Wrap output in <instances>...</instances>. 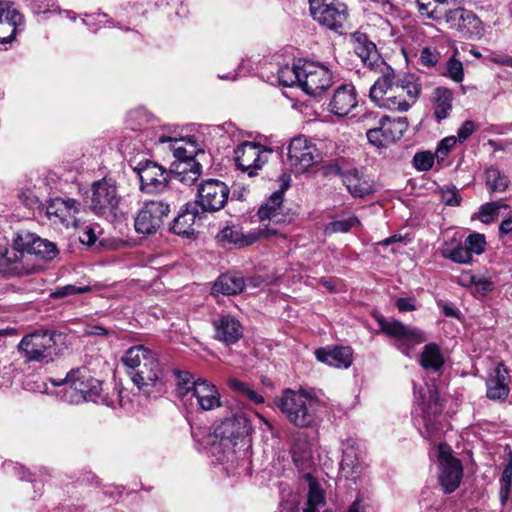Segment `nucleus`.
<instances>
[{"mask_svg":"<svg viewBox=\"0 0 512 512\" xmlns=\"http://www.w3.org/2000/svg\"><path fill=\"white\" fill-rule=\"evenodd\" d=\"M58 254L56 244L33 233L18 235L13 246L4 250L0 269L8 275H24L34 271L33 256L52 260Z\"/></svg>","mask_w":512,"mask_h":512,"instance_id":"nucleus-1","label":"nucleus"},{"mask_svg":"<svg viewBox=\"0 0 512 512\" xmlns=\"http://www.w3.org/2000/svg\"><path fill=\"white\" fill-rule=\"evenodd\" d=\"M420 90L419 84L408 78L396 79L394 71L387 66L370 88L369 96L381 108L406 112L416 102Z\"/></svg>","mask_w":512,"mask_h":512,"instance_id":"nucleus-2","label":"nucleus"},{"mask_svg":"<svg viewBox=\"0 0 512 512\" xmlns=\"http://www.w3.org/2000/svg\"><path fill=\"white\" fill-rule=\"evenodd\" d=\"M155 143L168 144V149L173 153L175 161L171 164L173 178L187 186L197 182L202 175V165L196 159L203 150L198 148L192 138H172L161 134Z\"/></svg>","mask_w":512,"mask_h":512,"instance_id":"nucleus-3","label":"nucleus"},{"mask_svg":"<svg viewBox=\"0 0 512 512\" xmlns=\"http://www.w3.org/2000/svg\"><path fill=\"white\" fill-rule=\"evenodd\" d=\"M121 361L128 369L132 382L146 395H150L162 380L163 370L156 354L143 345L130 347Z\"/></svg>","mask_w":512,"mask_h":512,"instance_id":"nucleus-4","label":"nucleus"},{"mask_svg":"<svg viewBox=\"0 0 512 512\" xmlns=\"http://www.w3.org/2000/svg\"><path fill=\"white\" fill-rule=\"evenodd\" d=\"M290 423L299 428L312 427L317 420L321 401L313 389H286L275 401Z\"/></svg>","mask_w":512,"mask_h":512,"instance_id":"nucleus-5","label":"nucleus"},{"mask_svg":"<svg viewBox=\"0 0 512 512\" xmlns=\"http://www.w3.org/2000/svg\"><path fill=\"white\" fill-rule=\"evenodd\" d=\"M251 431L250 420L243 412L232 413L224 418L214 428L213 434H208L204 445H211L213 453L223 449V458H228L229 453H234V448L239 442H244Z\"/></svg>","mask_w":512,"mask_h":512,"instance_id":"nucleus-6","label":"nucleus"},{"mask_svg":"<svg viewBox=\"0 0 512 512\" xmlns=\"http://www.w3.org/2000/svg\"><path fill=\"white\" fill-rule=\"evenodd\" d=\"M62 334L56 330L38 329L22 337L18 351L28 362L48 364L60 353Z\"/></svg>","mask_w":512,"mask_h":512,"instance_id":"nucleus-7","label":"nucleus"},{"mask_svg":"<svg viewBox=\"0 0 512 512\" xmlns=\"http://www.w3.org/2000/svg\"><path fill=\"white\" fill-rule=\"evenodd\" d=\"M51 382L54 386H66L62 398L69 404L97 402L101 397L102 382L93 377L86 367L72 369L65 378L59 381L51 379Z\"/></svg>","mask_w":512,"mask_h":512,"instance_id":"nucleus-8","label":"nucleus"},{"mask_svg":"<svg viewBox=\"0 0 512 512\" xmlns=\"http://www.w3.org/2000/svg\"><path fill=\"white\" fill-rule=\"evenodd\" d=\"M178 397L182 400L196 399L199 409L210 411L221 406V395L218 388L206 379L193 377L188 372H180L177 375Z\"/></svg>","mask_w":512,"mask_h":512,"instance_id":"nucleus-9","label":"nucleus"},{"mask_svg":"<svg viewBox=\"0 0 512 512\" xmlns=\"http://www.w3.org/2000/svg\"><path fill=\"white\" fill-rule=\"evenodd\" d=\"M121 200L115 180L103 178L91 185L89 207L96 215L115 217Z\"/></svg>","mask_w":512,"mask_h":512,"instance_id":"nucleus-10","label":"nucleus"},{"mask_svg":"<svg viewBox=\"0 0 512 512\" xmlns=\"http://www.w3.org/2000/svg\"><path fill=\"white\" fill-rule=\"evenodd\" d=\"M310 13L315 21L342 34L348 19L345 4L332 0H309Z\"/></svg>","mask_w":512,"mask_h":512,"instance_id":"nucleus-11","label":"nucleus"},{"mask_svg":"<svg viewBox=\"0 0 512 512\" xmlns=\"http://www.w3.org/2000/svg\"><path fill=\"white\" fill-rule=\"evenodd\" d=\"M442 20L448 28L459 32L468 40H480L485 35V25L471 10L454 8L445 12Z\"/></svg>","mask_w":512,"mask_h":512,"instance_id":"nucleus-12","label":"nucleus"},{"mask_svg":"<svg viewBox=\"0 0 512 512\" xmlns=\"http://www.w3.org/2000/svg\"><path fill=\"white\" fill-rule=\"evenodd\" d=\"M377 322L385 334L396 339V347L408 357H411L415 345L426 340L422 330L406 326L399 320H386L380 317Z\"/></svg>","mask_w":512,"mask_h":512,"instance_id":"nucleus-13","label":"nucleus"},{"mask_svg":"<svg viewBox=\"0 0 512 512\" xmlns=\"http://www.w3.org/2000/svg\"><path fill=\"white\" fill-rule=\"evenodd\" d=\"M322 160V153L315 143L305 136L293 138L288 146L287 161L295 174L305 172L309 167Z\"/></svg>","mask_w":512,"mask_h":512,"instance_id":"nucleus-14","label":"nucleus"},{"mask_svg":"<svg viewBox=\"0 0 512 512\" xmlns=\"http://www.w3.org/2000/svg\"><path fill=\"white\" fill-rule=\"evenodd\" d=\"M230 189L218 179H207L198 188L197 199L193 202L199 205L200 211L215 212L222 209L229 197Z\"/></svg>","mask_w":512,"mask_h":512,"instance_id":"nucleus-15","label":"nucleus"},{"mask_svg":"<svg viewBox=\"0 0 512 512\" xmlns=\"http://www.w3.org/2000/svg\"><path fill=\"white\" fill-rule=\"evenodd\" d=\"M131 167L140 179V188L146 193H159L167 186L170 172L151 160H141Z\"/></svg>","mask_w":512,"mask_h":512,"instance_id":"nucleus-16","label":"nucleus"},{"mask_svg":"<svg viewBox=\"0 0 512 512\" xmlns=\"http://www.w3.org/2000/svg\"><path fill=\"white\" fill-rule=\"evenodd\" d=\"M439 483L446 493L455 491L461 482L463 468L461 462L452 456L450 447L445 443L438 446Z\"/></svg>","mask_w":512,"mask_h":512,"instance_id":"nucleus-17","label":"nucleus"},{"mask_svg":"<svg viewBox=\"0 0 512 512\" xmlns=\"http://www.w3.org/2000/svg\"><path fill=\"white\" fill-rule=\"evenodd\" d=\"M301 73V88L311 96L322 94L333 83L332 72L319 63L304 61Z\"/></svg>","mask_w":512,"mask_h":512,"instance_id":"nucleus-18","label":"nucleus"},{"mask_svg":"<svg viewBox=\"0 0 512 512\" xmlns=\"http://www.w3.org/2000/svg\"><path fill=\"white\" fill-rule=\"evenodd\" d=\"M272 150L252 142H243L234 150V158L238 169L247 172L249 177L257 175V170L268 161Z\"/></svg>","mask_w":512,"mask_h":512,"instance_id":"nucleus-19","label":"nucleus"},{"mask_svg":"<svg viewBox=\"0 0 512 512\" xmlns=\"http://www.w3.org/2000/svg\"><path fill=\"white\" fill-rule=\"evenodd\" d=\"M408 129L406 117L391 119L384 116L379 121V126L369 129L366 133L368 141L376 147H385L400 139Z\"/></svg>","mask_w":512,"mask_h":512,"instance_id":"nucleus-20","label":"nucleus"},{"mask_svg":"<svg viewBox=\"0 0 512 512\" xmlns=\"http://www.w3.org/2000/svg\"><path fill=\"white\" fill-rule=\"evenodd\" d=\"M289 187V180H283L281 189L274 192L269 199L260 206L258 216L263 223L268 220V224H262L260 233L265 236L277 235L279 230L274 225L279 224L282 219V203L284 199V191Z\"/></svg>","mask_w":512,"mask_h":512,"instance_id":"nucleus-21","label":"nucleus"},{"mask_svg":"<svg viewBox=\"0 0 512 512\" xmlns=\"http://www.w3.org/2000/svg\"><path fill=\"white\" fill-rule=\"evenodd\" d=\"M169 212L170 206L167 203L154 200L146 202L135 218L136 231L142 234L156 232Z\"/></svg>","mask_w":512,"mask_h":512,"instance_id":"nucleus-22","label":"nucleus"},{"mask_svg":"<svg viewBox=\"0 0 512 512\" xmlns=\"http://www.w3.org/2000/svg\"><path fill=\"white\" fill-rule=\"evenodd\" d=\"M331 170L341 177L343 184L353 197L363 198L373 192V185L354 167H348L343 159L337 160Z\"/></svg>","mask_w":512,"mask_h":512,"instance_id":"nucleus-23","label":"nucleus"},{"mask_svg":"<svg viewBox=\"0 0 512 512\" xmlns=\"http://www.w3.org/2000/svg\"><path fill=\"white\" fill-rule=\"evenodd\" d=\"M80 211V204L72 198L56 197L47 203L46 213L50 220L60 222L66 227L76 226V215Z\"/></svg>","mask_w":512,"mask_h":512,"instance_id":"nucleus-24","label":"nucleus"},{"mask_svg":"<svg viewBox=\"0 0 512 512\" xmlns=\"http://www.w3.org/2000/svg\"><path fill=\"white\" fill-rule=\"evenodd\" d=\"M214 339L225 344L233 345L243 336L240 321L230 314H220L212 320Z\"/></svg>","mask_w":512,"mask_h":512,"instance_id":"nucleus-25","label":"nucleus"},{"mask_svg":"<svg viewBox=\"0 0 512 512\" xmlns=\"http://www.w3.org/2000/svg\"><path fill=\"white\" fill-rule=\"evenodd\" d=\"M357 106L358 98L355 87L352 84H342L334 90L328 109L338 117H346Z\"/></svg>","mask_w":512,"mask_h":512,"instance_id":"nucleus-26","label":"nucleus"},{"mask_svg":"<svg viewBox=\"0 0 512 512\" xmlns=\"http://www.w3.org/2000/svg\"><path fill=\"white\" fill-rule=\"evenodd\" d=\"M341 449L340 471L347 480L355 482L362 470L356 442L353 439H347L342 442Z\"/></svg>","mask_w":512,"mask_h":512,"instance_id":"nucleus-27","label":"nucleus"},{"mask_svg":"<svg viewBox=\"0 0 512 512\" xmlns=\"http://www.w3.org/2000/svg\"><path fill=\"white\" fill-rule=\"evenodd\" d=\"M22 22V15L10 3L0 4V42H11Z\"/></svg>","mask_w":512,"mask_h":512,"instance_id":"nucleus-28","label":"nucleus"},{"mask_svg":"<svg viewBox=\"0 0 512 512\" xmlns=\"http://www.w3.org/2000/svg\"><path fill=\"white\" fill-rule=\"evenodd\" d=\"M353 40L354 51L364 65L370 69H375L379 65H385L376 49V45L365 34L355 33Z\"/></svg>","mask_w":512,"mask_h":512,"instance_id":"nucleus-29","label":"nucleus"},{"mask_svg":"<svg viewBox=\"0 0 512 512\" xmlns=\"http://www.w3.org/2000/svg\"><path fill=\"white\" fill-rule=\"evenodd\" d=\"M202 214L198 204L188 202L173 220L171 230L173 233L182 236L193 234L195 221L197 218L201 219Z\"/></svg>","mask_w":512,"mask_h":512,"instance_id":"nucleus-30","label":"nucleus"},{"mask_svg":"<svg viewBox=\"0 0 512 512\" xmlns=\"http://www.w3.org/2000/svg\"><path fill=\"white\" fill-rule=\"evenodd\" d=\"M508 372L503 363H498L486 381V395L491 400H504L509 394L506 382Z\"/></svg>","mask_w":512,"mask_h":512,"instance_id":"nucleus-31","label":"nucleus"},{"mask_svg":"<svg viewBox=\"0 0 512 512\" xmlns=\"http://www.w3.org/2000/svg\"><path fill=\"white\" fill-rule=\"evenodd\" d=\"M318 361L335 368H348L352 364V350L350 347H334L332 349H318L315 352Z\"/></svg>","mask_w":512,"mask_h":512,"instance_id":"nucleus-32","label":"nucleus"},{"mask_svg":"<svg viewBox=\"0 0 512 512\" xmlns=\"http://www.w3.org/2000/svg\"><path fill=\"white\" fill-rule=\"evenodd\" d=\"M244 278L238 273H226L220 275L214 282L212 294L236 295L244 290Z\"/></svg>","mask_w":512,"mask_h":512,"instance_id":"nucleus-33","label":"nucleus"},{"mask_svg":"<svg viewBox=\"0 0 512 512\" xmlns=\"http://www.w3.org/2000/svg\"><path fill=\"white\" fill-rule=\"evenodd\" d=\"M304 479L309 489L303 512H320L326 504L325 492L311 474H305Z\"/></svg>","mask_w":512,"mask_h":512,"instance_id":"nucleus-34","label":"nucleus"},{"mask_svg":"<svg viewBox=\"0 0 512 512\" xmlns=\"http://www.w3.org/2000/svg\"><path fill=\"white\" fill-rule=\"evenodd\" d=\"M421 410L426 430L429 435H433L436 430V417L442 412V404L440 403L437 391L429 388V400L421 403Z\"/></svg>","mask_w":512,"mask_h":512,"instance_id":"nucleus-35","label":"nucleus"},{"mask_svg":"<svg viewBox=\"0 0 512 512\" xmlns=\"http://www.w3.org/2000/svg\"><path fill=\"white\" fill-rule=\"evenodd\" d=\"M453 93L445 87H437L432 94L434 115L438 122L448 118L452 110Z\"/></svg>","mask_w":512,"mask_h":512,"instance_id":"nucleus-36","label":"nucleus"},{"mask_svg":"<svg viewBox=\"0 0 512 512\" xmlns=\"http://www.w3.org/2000/svg\"><path fill=\"white\" fill-rule=\"evenodd\" d=\"M444 363V356L439 345L428 343L424 346L419 358V364L423 369L440 372Z\"/></svg>","mask_w":512,"mask_h":512,"instance_id":"nucleus-37","label":"nucleus"},{"mask_svg":"<svg viewBox=\"0 0 512 512\" xmlns=\"http://www.w3.org/2000/svg\"><path fill=\"white\" fill-rule=\"evenodd\" d=\"M218 242L223 245L226 244H234L238 247L249 246L253 244L257 240V236L255 234H243L242 231L237 227H224L217 234Z\"/></svg>","mask_w":512,"mask_h":512,"instance_id":"nucleus-38","label":"nucleus"},{"mask_svg":"<svg viewBox=\"0 0 512 512\" xmlns=\"http://www.w3.org/2000/svg\"><path fill=\"white\" fill-rule=\"evenodd\" d=\"M302 63L303 62L299 61L297 64H293L292 66L285 65L281 67L277 73L279 83L287 87L299 84L301 87Z\"/></svg>","mask_w":512,"mask_h":512,"instance_id":"nucleus-39","label":"nucleus"},{"mask_svg":"<svg viewBox=\"0 0 512 512\" xmlns=\"http://www.w3.org/2000/svg\"><path fill=\"white\" fill-rule=\"evenodd\" d=\"M441 255L450 259L455 263L466 264L472 260V256L470 255L466 245H462L461 243L452 247L451 244L446 243L444 247L441 249Z\"/></svg>","mask_w":512,"mask_h":512,"instance_id":"nucleus-40","label":"nucleus"},{"mask_svg":"<svg viewBox=\"0 0 512 512\" xmlns=\"http://www.w3.org/2000/svg\"><path fill=\"white\" fill-rule=\"evenodd\" d=\"M291 453L294 462H303L312 455V445L305 435H298L294 438Z\"/></svg>","mask_w":512,"mask_h":512,"instance_id":"nucleus-41","label":"nucleus"},{"mask_svg":"<svg viewBox=\"0 0 512 512\" xmlns=\"http://www.w3.org/2000/svg\"><path fill=\"white\" fill-rule=\"evenodd\" d=\"M228 386L231 390L246 397L248 400L255 404L264 402V398L245 382H242L238 379H230L228 382Z\"/></svg>","mask_w":512,"mask_h":512,"instance_id":"nucleus-42","label":"nucleus"},{"mask_svg":"<svg viewBox=\"0 0 512 512\" xmlns=\"http://www.w3.org/2000/svg\"><path fill=\"white\" fill-rule=\"evenodd\" d=\"M500 489H499V498L500 502L503 506L506 505L510 498L511 488H512V461L508 462L502 472L501 478L499 480Z\"/></svg>","mask_w":512,"mask_h":512,"instance_id":"nucleus-43","label":"nucleus"},{"mask_svg":"<svg viewBox=\"0 0 512 512\" xmlns=\"http://www.w3.org/2000/svg\"><path fill=\"white\" fill-rule=\"evenodd\" d=\"M485 175L486 185L492 192H502L508 187L506 176L502 175L497 168L487 169Z\"/></svg>","mask_w":512,"mask_h":512,"instance_id":"nucleus-44","label":"nucleus"},{"mask_svg":"<svg viewBox=\"0 0 512 512\" xmlns=\"http://www.w3.org/2000/svg\"><path fill=\"white\" fill-rule=\"evenodd\" d=\"M506 205L499 202H488L483 204L479 209V219L485 224L492 223L496 220L501 208H506Z\"/></svg>","mask_w":512,"mask_h":512,"instance_id":"nucleus-45","label":"nucleus"},{"mask_svg":"<svg viewBox=\"0 0 512 512\" xmlns=\"http://www.w3.org/2000/svg\"><path fill=\"white\" fill-rule=\"evenodd\" d=\"M357 224H359L358 218L352 215L344 219L332 221L327 226V230L331 233H346Z\"/></svg>","mask_w":512,"mask_h":512,"instance_id":"nucleus-46","label":"nucleus"},{"mask_svg":"<svg viewBox=\"0 0 512 512\" xmlns=\"http://www.w3.org/2000/svg\"><path fill=\"white\" fill-rule=\"evenodd\" d=\"M465 245L472 256V254L480 255L484 252L486 246V240L483 234L474 233L470 234L465 239Z\"/></svg>","mask_w":512,"mask_h":512,"instance_id":"nucleus-47","label":"nucleus"},{"mask_svg":"<svg viewBox=\"0 0 512 512\" xmlns=\"http://www.w3.org/2000/svg\"><path fill=\"white\" fill-rule=\"evenodd\" d=\"M446 75L453 81L460 83L464 79V69L462 62L455 56L449 58L446 64Z\"/></svg>","mask_w":512,"mask_h":512,"instance_id":"nucleus-48","label":"nucleus"},{"mask_svg":"<svg viewBox=\"0 0 512 512\" xmlns=\"http://www.w3.org/2000/svg\"><path fill=\"white\" fill-rule=\"evenodd\" d=\"M441 201L448 206H458L461 202L459 190L454 185L444 186L440 189Z\"/></svg>","mask_w":512,"mask_h":512,"instance_id":"nucleus-49","label":"nucleus"},{"mask_svg":"<svg viewBox=\"0 0 512 512\" xmlns=\"http://www.w3.org/2000/svg\"><path fill=\"white\" fill-rule=\"evenodd\" d=\"M435 154L428 151L417 152L413 157V165L418 171H428L434 164Z\"/></svg>","mask_w":512,"mask_h":512,"instance_id":"nucleus-50","label":"nucleus"},{"mask_svg":"<svg viewBox=\"0 0 512 512\" xmlns=\"http://www.w3.org/2000/svg\"><path fill=\"white\" fill-rule=\"evenodd\" d=\"M457 142L456 137L448 136L440 141L438 144L437 150L435 152V156L438 162H444L446 156L449 154L451 149L455 146Z\"/></svg>","mask_w":512,"mask_h":512,"instance_id":"nucleus-51","label":"nucleus"},{"mask_svg":"<svg viewBox=\"0 0 512 512\" xmlns=\"http://www.w3.org/2000/svg\"><path fill=\"white\" fill-rule=\"evenodd\" d=\"M146 120L145 111L143 109H136L128 113L126 122L132 130H137Z\"/></svg>","mask_w":512,"mask_h":512,"instance_id":"nucleus-52","label":"nucleus"},{"mask_svg":"<svg viewBox=\"0 0 512 512\" xmlns=\"http://www.w3.org/2000/svg\"><path fill=\"white\" fill-rule=\"evenodd\" d=\"M437 4H448L449 0H433ZM418 9L422 16H426L428 19H433L435 21H441L442 17L438 15V12L436 9H433L431 11L428 10V5L424 2V0H417Z\"/></svg>","mask_w":512,"mask_h":512,"instance_id":"nucleus-53","label":"nucleus"},{"mask_svg":"<svg viewBox=\"0 0 512 512\" xmlns=\"http://www.w3.org/2000/svg\"><path fill=\"white\" fill-rule=\"evenodd\" d=\"M88 287H77L74 285H66L58 287L54 292L51 293L53 298H64L69 295L80 294L88 291Z\"/></svg>","mask_w":512,"mask_h":512,"instance_id":"nucleus-54","label":"nucleus"},{"mask_svg":"<svg viewBox=\"0 0 512 512\" xmlns=\"http://www.w3.org/2000/svg\"><path fill=\"white\" fill-rule=\"evenodd\" d=\"M476 130V126L473 121L466 120L458 129L456 139L463 143L466 141Z\"/></svg>","mask_w":512,"mask_h":512,"instance_id":"nucleus-55","label":"nucleus"},{"mask_svg":"<svg viewBox=\"0 0 512 512\" xmlns=\"http://www.w3.org/2000/svg\"><path fill=\"white\" fill-rule=\"evenodd\" d=\"M395 305L400 312H411L416 310V301L411 297L398 298Z\"/></svg>","mask_w":512,"mask_h":512,"instance_id":"nucleus-56","label":"nucleus"},{"mask_svg":"<svg viewBox=\"0 0 512 512\" xmlns=\"http://www.w3.org/2000/svg\"><path fill=\"white\" fill-rule=\"evenodd\" d=\"M420 61L423 65L431 67L438 62V57L430 50V48L425 47L421 50Z\"/></svg>","mask_w":512,"mask_h":512,"instance_id":"nucleus-57","label":"nucleus"},{"mask_svg":"<svg viewBox=\"0 0 512 512\" xmlns=\"http://www.w3.org/2000/svg\"><path fill=\"white\" fill-rule=\"evenodd\" d=\"M96 234L92 227L86 226L84 230L79 235V240L82 244L91 246L96 241Z\"/></svg>","mask_w":512,"mask_h":512,"instance_id":"nucleus-58","label":"nucleus"},{"mask_svg":"<svg viewBox=\"0 0 512 512\" xmlns=\"http://www.w3.org/2000/svg\"><path fill=\"white\" fill-rule=\"evenodd\" d=\"M475 284L477 291L482 295H486L494 289V283L486 278H480Z\"/></svg>","mask_w":512,"mask_h":512,"instance_id":"nucleus-59","label":"nucleus"},{"mask_svg":"<svg viewBox=\"0 0 512 512\" xmlns=\"http://www.w3.org/2000/svg\"><path fill=\"white\" fill-rule=\"evenodd\" d=\"M512 232V218L505 219L499 226V233L501 236L507 235Z\"/></svg>","mask_w":512,"mask_h":512,"instance_id":"nucleus-60","label":"nucleus"},{"mask_svg":"<svg viewBox=\"0 0 512 512\" xmlns=\"http://www.w3.org/2000/svg\"><path fill=\"white\" fill-rule=\"evenodd\" d=\"M86 333L88 335H97V336H100V335H106L108 334V331L106 328L102 327V326H99V325H93V326H89L87 327L86 329Z\"/></svg>","mask_w":512,"mask_h":512,"instance_id":"nucleus-61","label":"nucleus"},{"mask_svg":"<svg viewBox=\"0 0 512 512\" xmlns=\"http://www.w3.org/2000/svg\"><path fill=\"white\" fill-rule=\"evenodd\" d=\"M402 240H403L402 235L394 234V235L386 238L385 240H383L380 244H382L384 246H388V245L396 243V242H401Z\"/></svg>","mask_w":512,"mask_h":512,"instance_id":"nucleus-62","label":"nucleus"},{"mask_svg":"<svg viewBox=\"0 0 512 512\" xmlns=\"http://www.w3.org/2000/svg\"><path fill=\"white\" fill-rule=\"evenodd\" d=\"M489 60L492 63L498 64V65H503V60H505V56L492 53L489 56Z\"/></svg>","mask_w":512,"mask_h":512,"instance_id":"nucleus-63","label":"nucleus"},{"mask_svg":"<svg viewBox=\"0 0 512 512\" xmlns=\"http://www.w3.org/2000/svg\"><path fill=\"white\" fill-rule=\"evenodd\" d=\"M443 313L448 317H457V311L454 307L444 305L443 306Z\"/></svg>","mask_w":512,"mask_h":512,"instance_id":"nucleus-64","label":"nucleus"}]
</instances>
